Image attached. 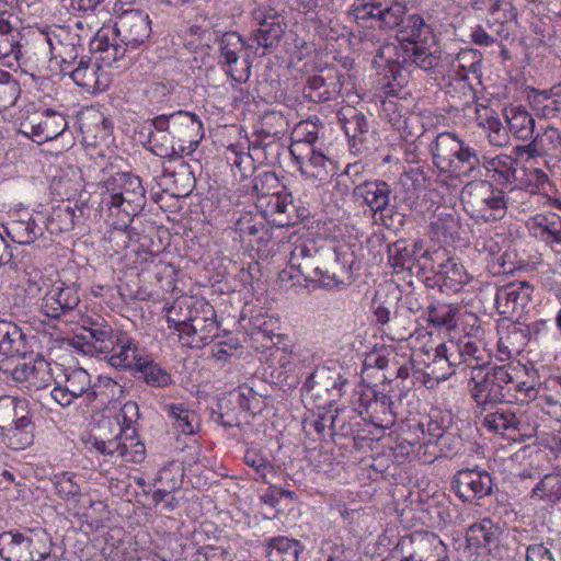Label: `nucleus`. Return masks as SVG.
<instances>
[{"label":"nucleus","instance_id":"11","mask_svg":"<svg viewBox=\"0 0 561 561\" xmlns=\"http://www.w3.org/2000/svg\"><path fill=\"white\" fill-rule=\"evenodd\" d=\"M50 554L45 535L38 536L28 529H16L0 534V557L5 561H43Z\"/></svg>","mask_w":561,"mask_h":561},{"label":"nucleus","instance_id":"47","mask_svg":"<svg viewBox=\"0 0 561 561\" xmlns=\"http://www.w3.org/2000/svg\"><path fill=\"white\" fill-rule=\"evenodd\" d=\"M304 546L296 539L275 537L268 542L267 556L270 561H298Z\"/></svg>","mask_w":561,"mask_h":561},{"label":"nucleus","instance_id":"44","mask_svg":"<svg viewBox=\"0 0 561 561\" xmlns=\"http://www.w3.org/2000/svg\"><path fill=\"white\" fill-rule=\"evenodd\" d=\"M100 70L101 68L98 61L81 57L77 67L69 70V73L77 85L94 92L101 89L99 78Z\"/></svg>","mask_w":561,"mask_h":561},{"label":"nucleus","instance_id":"33","mask_svg":"<svg viewBox=\"0 0 561 561\" xmlns=\"http://www.w3.org/2000/svg\"><path fill=\"white\" fill-rule=\"evenodd\" d=\"M130 370H134L136 379L145 381L150 387L164 388L173 382L171 374L154 363L149 355L139 356Z\"/></svg>","mask_w":561,"mask_h":561},{"label":"nucleus","instance_id":"6","mask_svg":"<svg viewBox=\"0 0 561 561\" xmlns=\"http://www.w3.org/2000/svg\"><path fill=\"white\" fill-rule=\"evenodd\" d=\"M389 415L392 419H388V459L392 457L393 462H403L422 438H430V428L432 433L443 431L437 423L430 422L425 433L421 422L415 417L404 416L403 412L398 411L394 402L388 398Z\"/></svg>","mask_w":561,"mask_h":561},{"label":"nucleus","instance_id":"19","mask_svg":"<svg viewBox=\"0 0 561 561\" xmlns=\"http://www.w3.org/2000/svg\"><path fill=\"white\" fill-rule=\"evenodd\" d=\"M493 479L483 469H462L451 481V489L462 501H473L488 496L493 491Z\"/></svg>","mask_w":561,"mask_h":561},{"label":"nucleus","instance_id":"50","mask_svg":"<svg viewBox=\"0 0 561 561\" xmlns=\"http://www.w3.org/2000/svg\"><path fill=\"white\" fill-rule=\"evenodd\" d=\"M417 371H423L424 377L427 378V380H424V385H427L428 381L437 383L448 379L454 374V370L447 364L446 357L440 352L439 344L433 348L432 358H430V362H425V368H420Z\"/></svg>","mask_w":561,"mask_h":561},{"label":"nucleus","instance_id":"54","mask_svg":"<svg viewBox=\"0 0 561 561\" xmlns=\"http://www.w3.org/2000/svg\"><path fill=\"white\" fill-rule=\"evenodd\" d=\"M322 127L318 117L299 122L293 130V144L300 145L304 150L314 147L319 138V129Z\"/></svg>","mask_w":561,"mask_h":561},{"label":"nucleus","instance_id":"46","mask_svg":"<svg viewBox=\"0 0 561 561\" xmlns=\"http://www.w3.org/2000/svg\"><path fill=\"white\" fill-rule=\"evenodd\" d=\"M295 206L290 195L287 194H272L267 202L266 211L273 216L274 225L285 227L296 224L293 217Z\"/></svg>","mask_w":561,"mask_h":561},{"label":"nucleus","instance_id":"3","mask_svg":"<svg viewBox=\"0 0 561 561\" xmlns=\"http://www.w3.org/2000/svg\"><path fill=\"white\" fill-rule=\"evenodd\" d=\"M335 249L324 241L299 238L293 244L289 264L308 282H318L323 287L336 283L334 267L339 264Z\"/></svg>","mask_w":561,"mask_h":561},{"label":"nucleus","instance_id":"61","mask_svg":"<svg viewBox=\"0 0 561 561\" xmlns=\"http://www.w3.org/2000/svg\"><path fill=\"white\" fill-rule=\"evenodd\" d=\"M93 447L102 455L108 457L111 460H117L124 458L126 455V443L123 442L121 433L111 439H104L102 437H95L93 440Z\"/></svg>","mask_w":561,"mask_h":561},{"label":"nucleus","instance_id":"57","mask_svg":"<svg viewBox=\"0 0 561 561\" xmlns=\"http://www.w3.org/2000/svg\"><path fill=\"white\" fill-rule=\"evenodd\" d=\"M426 182L427 175L422 167L410 168L399 178V184L409 198L417 196V193L425 187Z\"/></svg>","mask_w":561,"mask_h":561},{"label":"nucleus","instance_id":"15","mask_svg":"<svg viewBox=\"0 0 561 561\" xmlns=\"http://www.w3.org/2000/svg\"><path fill=\"white\" fill-rule=\"evenodd\" d=\"M422 257L426 260L424 267H430L438 277L436 282L440 288L458 290L467 282V273L462 264L448 256L446 250L423 251Z\"/></svg>","mask_w":561,"mask_h":561},{"label":"nucleus","instance_id":"27","mask_svg":"<svg viewBox=\"0 0 561 561\" xmlns=\"http://www.w3.org/2000/svg\"><path fill=\"white\" fill-rule=\"evenodd\" d=\"M0 354L20 358L32 354L26 334L16 323L4 319H0Z\"/></svg>","mask_w":561,"mask_h":561},{"label":"nucleus","instance_id":"30","mask_svg":"<svg viewBox=\"0 0 561 561\" xmlns=\"http://www.w3.org/2000/svg\"><path fill=\"white\" fill-rule=\"evenodd\" d=\"M83 333L81 334L84 341L83 352L91 355L100 356L101 354H107L111 339L117 330H114L105 321L92 322L89 327H83Z\"/></svg>","mask_w":561,"mask_h":561},{"label":"nucleus","instance_id":"34","mask_svg":"<svg viewBox=\"0 0 561 561\" xmlns=\"http://www.w3.org/2000/svg\"><path fill=\"white\" fill-rule=\"evenodd\" d=\"M531 234L547 244L561 245V217L556 214L536 215L529 226Z\"/></svg>","mask_w":561,"mask_h":561},{"label":"nucleus","instance_id":"41","mask_svg":"<svg viewBox=\"0 0 561 561\" xmlns=\"http://www.w3.org/2000/svg\"><path fill=\"white\" fill-rule=\"evenodd\" d=\"M460 308L458 305L435 302L427 307V321L438 330L451 331L458 325L457 314Z\"/></svg>","mask_w":561,"mask_h":561},{"label":"nucleus","instance_id":"59","mask_svg":"<svg viewBox=\"0 0 561 561\" xmlns=\"http://www.w3.org/2000/svg\"><path fill=\"white\" fill-rule=\"evenodd\" d=\"M231 398L238 403L243 411L256 413L261 411L262 397L256 393L253 388L241 385L230 393Z\"/></svg>","mask_w":561,"mask_h":561},{"label":"nucleus","instance_id":"40","mask_svg":"<svg viewBox=\"0 0 561 561\" xmlns=\"http://www.w3.org/2000/svg\"><path fill=\"white\" fill-rule=\"evenodd\" d=\"M363 195L370 208L374 224L383 226L386 222V182L365 183Z\"/></svg>","mask_w":561,"mask_h":561},{"label":"nucleus","instance_id":"5","mask_svg":"<svg viewBox=\"0 0 561 561\" xmlns=\"http://www.w3.org/2000/svg\"><path fill=\"white\" fill-rule=\"evenodd\" d=\"M515 368L510 365L495 366L486 371L479 369L469 380V393L478 407L485 410L488 405L511 402L520 383L515 381Z\"/></svg>","mask_w":561,"mask_h":561},{"label":"nucleus","instance_id":"26","mask_svg":"<svg viewBox=\"0 0 561 561\" xmlns=\"http://www.w3.org/2000/svg\"><path fill=\"white\" fill-rule=\"evenodd\" d=\"M411 332L404 329V332L398 337L389 336L393 342L388 344V369L393 370L397 378L405 379L415 367L413 352L409 343Z\"/></svg>","mask_w":561,"mask_h":561},{"label":"nucleus","instance_id":"36","mask_svg":"<svg viewBox=\"0 0 561 561\" xmlns=\"http://www.w3.org/2000/svg\"><path fill=\"white\" fill-rule=\"evenodd\" d=\"M7 236L18 244L34 243L44 234V227L38 225L33 217L8 221L4 226Z\"/></svg>","mask_w":561,"mask_h":561},{"label":"nucleus","instance_id":"63","mask_svg":"<svg viewBox=\"0 0 561 561\" xmlns=\"http://www.w3.org/2000/svg\"><path fill=\"white\" fill-rule=\"evenodd\" d=\"M80 215L71 206H58L53 209L50 219L51 224L57 226L60 232L70 231L73 229L76 220L81 217L82 210L79 209Z\"/></svg>","mask_w":561,"mask_h":561},{"label":"nucleus","instance_id":"4","mask_svg":"<svg viewBox=\"0 0 561 561\" xmlns=\"http://www.w3.org/2000/svg\"><path fill=\"white\" fill-rule=\"evenodd\" d=\"M101 209L133 217L146 206V191L139 176L117 172L102 183Z\"/></svg>","mask_w":561,"mask_h":561},{"label":"nucleus","instance_id":"17","mask_svg":"<svg viewBox=\"0 0 561 561\" xmlns=\"http://www.w3.org/2000/svg\"><path fill=\"white\" fill-rule=\"evenodd\" d=\"M80 301L78 284L58 282L41 299L39 310L46 317L58 319L75 310Z\"/></svg>","mask_w":561,"mask_h":561},{"label":"nucleus","instance_id":"31","mask_svg":"<svg viewBox=\"0 0 561 561\" xmlns=\"http://www.w3.org/2000/svg\"><path fill=\"white\" fill-rule=\"evenodd\" d=\"M481 61L482 54L479 50L472 48L460 50L453 64L455 77L468 82L469 85H472V80L481 84Z\"/></svg>","mask_w":561,"mask_h":561},{"label":"nucleus","instance_id":"56","mask_svg":"<svg viewBox=\"0 0 561 561\" xmlns=\"http://www.w3.org/2000/svg\"><path fill=\"white\" fill-rule=\"evenodd\" d=\"M20 93L19 81L10 72L0 69V112L13 106Z\"/></svg>","mask_w":561,"mask_h":561},{"label":"nucleus","instance_id":"60","mask_svg":"<svg viewBox=\"0 0 561 561\" xmlns=\"http://www.w3.org/2000/svg\"><path fill=\"white\" fill-rule=\"evenodd\" d=\"M386 356L383 355V345L378 347L375 344L373 351L368 353L364 360V373L367 377H377L381 382L386 381Z\"/></svg>","mask_w":561,"mask_h":561},{"label":"nucleus","instance_id":"29","mask_svg":"<svg viewBox=\"0 0 561 561\" xmlns=\"http://www.w3.org/2000/svg\"><path fill=\"white\" fill-rule=\"evenodd\" d=\"M79 41L77 35H71L65 30H59L58 33L54 32L47 36L50 51L56 58H60L61 70L65 73L77 61L80 50Z\"/></svg>","mask_w":561,"mask_h":561},{"label":"nucleus","instance_id":"55","mask_svg":"<svg viewBox=\"0 0 561 561\" xmlns=\"http://www.w3.org/2000/svg\"><path fill=\"white\" fill-rule=\"evenodd\" d=\"M491 182L469 180L462 188L461 201L478 216L482 209L485 194L490 191Z\"/></svg>","mask_w":561,"mask_h":561},{"label":"nucleus","instance_id":"58","mask_svg":"<svg viewBox=\"0 0 561 561\" xmlns=\"http://www.w3.org/2000/svg\"><path fill=\"white\" fill-rule=\"evenodd\" d=\"M533 496L554 503L561 499V476L547 474L533 490Z\"/></svg>","mask_w":561,"mask_h":561},{"label":"nucleus","instance_id":"52","mask_svg":"<svg viewBox=\"0 0 561 561\" xmlns=\"http://www.w3.org/2000/svg\"><path fill=\"white\" fill-rule=\"evenodd\" d=\"M506 213V202L503 191L494 188L491 184L490 191L485 194L482 209L478 217L484 221H496L502 219Z\"/></svg>","mask_w":561,"mask_h":561},{"label":"nucleus","instance_id":"13","mask_svg":"<svg viewBox=\"0 0 561 561\" xmlns=\"http://www.w3.org/2000/svg\"><path fill=\"white\" fill-rule=\"evenodd\" d=\"M14 367H9L7 363L0 365V370L10 376L14 381L24 383L25 388L32 392L44 389L50 385L54 379L50 364L37 354L34 358L26 360V356L21 357Z\"/></svg>","mask_w":561,"mask_h":561},{"label":"nucleus","instance_id":"21","mask_svg":"<svg viewBox=\"0 0 561 561\" xmlns=\"http://www.w3.org/2000/svg\"><path fill=\"white\" fill-rule=\"evenodd\" d=\"M534 286L528 282H513L500 287L495 295V306L500 314L512 317L523 313L529 301Z\"/></svg>","mask_w":561,"mask_h":561},{"label":"nucleus","instance_id":"45","mask_svg":"<svg viewBox=\"0 0 561 561\" xmlns=\"http://www.w3.org/2000/svg\"><path fill=\"white\" fill-rule=\"evenodd\" d=\"M34 423L32 419H24L20 424L13 425L1 433L4 443L13 450H22L33 444Z\"/></svg>","mask_w":561,"mask_h":561},{"label":"nucleus","instance_id":"7","mask_svg":"<svg viewBox=\"0 0 561 561\" xmlns=\"http://www.w3.org/2000/svg\"><path fill=\"white\" fill-rule=\"evenodd\" d=\"M432 37V30L417 13H409L407 5L392 0L388 7V49L407 51V46Z\"/></svg>","mask_w":561,"mask_h":561},{"label":"nucleus","instance_id":"35","mask_svg":"<svg viewBox=\"0 0 561 561\" xmlns=\"http://www.w3.org/2000/svg\"><path fill=\"white\" fill-rule=\"evenodd\" d=\"M482 424L490 432L501 434L503 436H511L513 433L520 432L523 430L520 416L508 408L496 409L494 412L488 413L484 416Z\"/></svg>","mask_w":561,"mask_h":561},{"label":"nucleus","instance_id":"2","mask_svg":"<svg viewBox=\"0 0 561 561\" xmlns=\"http://www.w3.org/2000/svg\"><path fill=\"white\" fill-rule=\"evenodd\" d=\"M433 163L440 172L458 179L477 180L484 175L483 157L456 134L444 131L430 146Z\"/></svg>","mask_w":561,"mask_h":561},{"label":"nucleus","instance_id":"32","mask_svg":"<svg viewBox=\"0 0 561 561\" xmlns=\"http://www.w3.org/2000/svg\"><path fill=\"white\" fill-rule=\"evenodd\" d=\"M236 232L241 241H248L252 248L256 245L257 251L271 240L270 229L262 219H257L252 214H245L237 220Z\"/></svg>","mask_w":561,"mask_h":561},{"label":"nucleus","instance_id":"51","mask_svg":"<svg viewBox=\"0 0 561 561\" xmlns=\"http://www.w3.org/2000/svg\"><path fill=\"white\" fill-rule=\"evenodd\" d=\"M202 128V122L198 117L188 112L179 111L171 114L170 135L180 140L188 138L193 133H197Z\"/></svg>","mask_w":561,"mask_h":561},{"label":"nucleus","instance_id":"22","mask_svg":"<svg viewBox=\"0 0 561 561\" xmlns=\"http://www.w3.org/2000/svg\"><path fill=\"white\" fill-rule=\"evenodd\" d=\"M149 141L154 144L153 152L160 157H174L176 165L173 169L170 167L164 168L163 175L165 178L173 179V184L178 190V195H187L195 186V175L191 169V165L182 160L181 157L176 156L175 148L173 146H165L163 144H157V134L150 131Z\"/></svg>","mask_w":561,"mask_h":561},{"label":"nucleus","instance_id":"39","mask_svg":"<svg viewBox=\"0 0 561 561\" xmlns=\"http://www.w3.org/2000/svg\"><path fill=\"white\" fill-rule=\"evenodd\" d=\"M285 24L278 16H268L260 22L259 27L252 32L251 38L257 46L271 48L278 44L285 33Z\"/></svg>","mask_w":561,"mask_h":561},{"label":"nucleus","instance_id":"8","mask_svg":"<svg viewBox=\"0 0 561 561\" xmlns=\"http://www.w3.org/2000/svg\"><path fill=\"white\" fill-rule=\"evenodd\" d=\"M169 328H174L183 345L199 348L218 336L216 312L207 302H199L190 310L186 319L168 318Z\"/></svg>","mask_w":561,"mask_h":561},{"label":"nucleus","instance_id":"25","mask_svg":"<svg viewBox=\"0 0 561 561\" xmlns=\"http://www.w3.org/2000/svg\"><path fill=\"white\" fill-rule=\"evenodd\" d=\"M339 121L345 135L348 137L353 152L360 153L363 149H370L365 146L369 134V124L362 112L353 106L344 107L339 113Z\"/></svg>","mask_w":561,"mask_h":561},{"label":"nucleus","instance_id":"23","mask_svg":"<svg viewBox=\"0 0 561 561\" xmlns=\"http://www.w3.org/2000/svg\"><path fill=\"white\" fill-rule=\"evenodd\" d=\"M530 158L545 157V164L549 168H556L561 161V130L553 126H548L541 134L526 146L518 148Z\"/></svg>","mask_w":561,"mask_h":561},{"label":"nucleus","instance_id":"48","mask_svg":"<svg viewBox=\"0 0 561 561\" xmlns=\"http://www.w3.org/2000/svg\"><path fill=\"white\" fill-rule=\"evenodd\" d=\"M483 171L494 172L497 174V181L501 184H507L515 180L518 160L508 154H499L494 158L483 157Z\"/></svg>","mask_w":561,"mask_h":561},{"label":"nucleus","instance_id":"37","mask_svg":"<svg viewBox=\"0 0 561 561\" xmlns=\"http://www.w3.org/2000/svg\"><path fill=\"white\" fill-rule=\"evenodd\" d=\"M28 403L26 400L3 396L0 397V431L20 424L24 419H30Z\"/></svg>","mask_w":561,"mask_h":561},{"label":"nucleus","instance_id":"14","mask_svg":"<svg viewBox=\"0 0 561 561\" xmlns=\"http://www.w3.org/2000/svg\"><path fill=\"white\" fill-rule=\"evenodd\" d=\"M56 387L51 390V398L62 408L71 405L76 399L84 398L87 402L96 399V391L92 386L90 374L83 368H75L65 375L62 383L55 380Z\"/></svg>","mask_w":561,"mask_h":561},{"label":"nucleus","instance_id":"42","mask_svg":"<svg viewBox=\"0 0 561 561\" xmlns=\"http://www.w3.org/2000/svg\"><path fill=\"white\" fill-rule=\"evenodd\" d=\"M499 534L500 527L490 518H483L481 522L469 526L466 541L468 547L486 548L496 541Z\"/></svg>","mask_w":561,"mask_h":561},{"label":"nucleus","instance_id":"62","mask_svg":"<svg viewBox=\"0 0 561 561\" xmlns=\"http://www.w3.org/2000/svg\"><path fill=\"white\" fill-rule=\"evenodd\" d=\"M430 435L435 438L440 454L445 458L456 455L462 446V438L450 430L432 433V430L430 428Z\"/></svg>","mask_w":561,"mask_h":561},{"label":"nucleus","instance_id":"64","mask_svg":"<svg viewBox=\"0 0 561 561\" xmlns=\"http://www.w3.org/2000/svg\"><path fill=\"white\" fill-rule=\"evenodd\" d=\"M54 485L57 494L62 500H70L80 495V486L73 481L69 472L55 474Z\"/></svg>","mask_w":561,"mask_h":561},{"label":"nucleus","instance_id":"16","mask_svg":"<svg viewBox=\"0 0 561 561\" xmlns=\"http://www.w3.org/2000/svg\"><path fill=\"white\" fill-rule=\"evenodd\" d=\"M68 128L66 116L51 108L39 115L26 118L21 124V133L36 144H44L62 135Z\"/></svg>","mask_w":561,"mask_h":561},{"label":"nucleus","instance_id":"53","mask_svg":"<svg viewBox=\"0 0 561 561\" xmlns=\"http://www.w3.org/2000/svg\"><path fill=\"white\" fill-rule=\"evenodd\" d=\"M457 347L467 367L472 369V375L482 369L484 364L483 347L481 342L473 341L470 336H463L456 340Z\"/></svg>","mask_w":561,"mask_h":561},{"label":"nucleus","instance_id":"24","mask_svg":"<svg viewBox=\"0 0 561 561\" xmlns=\"http://www.w3.org/2000/svg\"><path fill=\"white\" fill-rule=\"evenodd\" d=\"M111 344L107 348L108 353L100 356L113 367L131 369L139 356L142 355L137 343L123 331H116L114 337L111 339Z\"/></svg>","mask_w":561,"mask_h":561},{"label":"nucleus","instance_id":"38","mask_svg":"<svg viewBox=\"0 0 561 561\" xmlns=\"http://www.w3.org/2000/svg\"><path fill=\"white\" fill-rule=\"evenodd\" d=\"M506 122L510 131L522 141H531L535 136V118L523 107H512L506 111Z\"/></svg>","mask_w":561,"mask_h":561},{"label":"nucleus","instance_id":"1","mask_svg":"<svg viewBox=\"0 0 561 561\" xmlns=\"http://www.w3.org/2000/svg\"><path fill=\"white\" fill-rule=\"evenodd\" d=\"M151 35L149 15L140 10H127L121 13L113 30L101 28L91 42V50L106 66L123 59L128 51L145 46Z\"/></svg>","mask_w":561,"mask_h":561},{"label":"nucleus","instance_id":"28","mask_svg":"<svg viewBox=\"0 0 561 561\" xmlns=\"http://www.w3.org/2000/svg\"><path fill=\"white\" fill-rule=\"evenodd\" d=\"M422 242L409 243L400 239L388 244V264L394 274L405 273L412 270L417 257H422Z\"/></svg>","mask_w":561,"mask_h":561},{"label":"nucleus","instance_id":"20","mask_svg":"<svg viewBox=\"0 0 561 561\" xmlns=\"http://www.w3.org/2000/svg\"><path fill=\"white\" fill-rule=\"evenodd\" d=\"M343 84L344 76L334 68H327L308 78L302 93L313 103H324L337 99Z\"/></svg>","mask_w":561,"mask_h":561},{"label":"nucleus","instance_id":"49","mask_svg":"<svg viewBox=\"0 0 561 561\" xmlns=\"http://www.w3.org/2000/svg\"><path fill=\"white\" fill-rule=\"evenodd\" d=\"M163 410L171 419L174 420V426L180 433L191 435L196 432L198 423L197 415L194 411L188 410L182 403L165 404Z\"/></svg>","mask_w":561,"mask_h":561},{"label":"nucleus","instance_id":"9","mask_svg":"<svg viewBox=\"0 0 561 561\" xmlns=\"http://www.w3.org/2000/svg\"><path fill=\"white\" fill-rule=\"evenodd\" d=\"M218 65L236 83L247 82L251 76L252 60L243 38L234 31L217 36Z\"/></svg>","mask_w":561,"mask_h":561},{"label":"nucleus","instance_id":"12","mask_svg":"<svg viewBox=\"0 0 561 561\" xmlns=\"http://www.w3.org/2000/svg\"><path fill=\"white\" fill-rule=\"evenodd\" d=\"M396 59L388 58V123L397 126L399 129L405 125L407 114L410 108L409 92L403 91L408 82V76L401 68L402 56L400 51H394Z\"/></svg>","mask_w":561,"mask_h":561},{"label":"nucleus","instance_id":"43","mask_svg":"<svg viewBox=\"0 0 561 561\" xmlns=\"http://www.w3.org/2000/svg\"><path fill=\"white\" fill-rule=\"evenodd\" d=\"M425 43L426 41H417L407 46V51H400L402 61L408 62L411 60L424 70H431L437 67L440 62V51L438 49L431 50L428 47L424 46Z\"/></svg>","mask_w":561,"mask_h":561},{"label":"nucleus","instance_id":"10","mask_svg":"<svg viewBox=\"0 0 561 561\" xmlns=\"http://www.w3.org/2000/svg\"><path fill=\"white\" fill-rule=\"evenodd\" d=\"M392 558L402 557L408 561H446L447 548L434 534H398L388 537Z\"/></svg>","mask_w":561,"mask_h":561},{"label":"nucleus","instance_id":"18","mask_svg":"<svg viewBox=\"0 0 561 561\" xmlns=\"http://www.w3.org/2000/svg\"><path fill=\"white\" fill-rule=\"evenodd\" d=\"M289 151L299 171L308 178L327 181L337 172L336 162L314 147L304 150L300 145H290Z\"/></svg>","mask_w":561,"mask_h":561}]
</instances>
